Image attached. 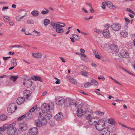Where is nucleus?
I'll list each match as a JSON object with an SVG mask.
<instances>
[{"label": "nucleus", "instance_id": "obj_1", "mask_svg": "<svg viewBox=\"0 0 135 135\" xmlns=\"http://www.w3.org/2000/svg\"><path fill=\"white\" fill-rule=\"evenodd\" d=\"M51 26L54 29H56V31L58 33H62L64 32V30L62 28L65 26L64 23H61L58 22H52Z\"/></svg>", "mask_w": 135, "mask_h": 135}, {"label": "nucleus", "instance_id": "obj_2", "mask_svg": "<svg viewBox=\"0 0 135 135\" xmlns=\"http://www.w3.org/2000/svg\"><path fill=\"white\" fill-rule=\"evenodd\" d=\"M16 122L15 121L9 125V128L7 132L8 135H18L16 127Z\"/></svg>", "mask_w": 135, "mask_h": 135}, {"label": "nucleus", "instance_id": "obj_3", "mask_svg": "<svg viewBox=\"0 0 135 135\" xmlns=\"http://www.w3.org/2000/svg\"><path fill=\"white\" fill-rule=\"evenodd\" d=\"M95 124L96 129L98 131H101L104 129L105 126V123L104 120L102 119H100L97 121Z\"/></svg>", "mask_w": 135, "mask_h": 135}, {"label": "nucleus", "instance_id": "obj_4", "mask_svg": "<svg viewBox=\"0 0 135 135\" xmlns=\"http://www.w3.org/2000/svg\"><path fill=\"white\" fill-rule=\"evenodd\" d=\"M35 123L37 127H41L46 124L47 121L45 119H39L35 121Z\"/></svg>", "mask_w": 135, "mask_h": 135}, {"label": "nucleus", "instance_id": "obj_5", "mask_svg": "<svg viewBox=\"0 0 135 135\" xmlns=\"http://www.w3.org/2000/svg\"><path fill=\"white\" fill-rule=\"evenodd\" d=\"M86 119L88 120L89 124L91 126L95 125L97 122L95 117H93L90 115H88L86 117Z\"/></svg>", "mask_w": 135, "mask_h": 135}, {"label": "nucleus", "instance_id": "obj_6", "mask_svg": "<svg viewBox=\"0 0 135 135\" xmlns=\"http://www.w3.org/2000/svg\"><path fill=\"white\" fill-rule=\"evenodd\" d=\"M17 107L16 104L13 103L9 105L7 108V111L8 112L12 113L17 109Z\"/></svg>", "mask_w": 135, "mask_h": 135}, {"label": "nucleus", "instance_id": "obj_7", "mask_svg": "<svg viewBox=\"0 0 135 135\" xmlns=\"http://www.w3.org/2000/svg\"><path fill=\"white\" fill-rule=\"evenodd\" d=\"M112 29L115 32L120 30L121 28V25L118 23H113L111 26Z\"/></svg>", "mask_w": 135, "mask_h": 135}, {"label": "nucleus", "instance_id": "obj_8", "mask_svg": "<svg viewBox=\"0 0 135 135\" xmlns=\"http://www.w3.org/2000/svg\"><path fill=\"white\" fill-rule=\"evenodd\" d=\"M74 101L71 99H65L64 104L65 107H69L70 105H74Z\"/></svg>", "mask_w": 135, "mask_h": 135}, {"label": "nucleus", "instance_id": "obj_9", "mask_svg": "<svg viewBox=\"0 0 135 135\" xmlns=\"http://www.w3.org/2000/svg\"><path fill=\"white\" fill-rule=\"evenodd\" d=\"M50 106L46 103L43 104L41 105V110L42 112L50 111Z\"/></svg>", "mask_w": 135, "mask_h": 135}, {"label": "nucleus", "instance_id": "obj_10", "mask_svg": "<svg viewBox=\"0 0 135 135\" xmlns=\"http://www.w3.org/2000/svg\"><path fill=\"white\" fill-rule=\"evenodd\" d=\"M20 13L22 12L23 15H19L17 16L16 18L15 19L16 21H20L23 18V17L26 16V15L25 14H26V12L23 10H20L19 11Z\"/></svg>", "mask_w": 135, "mask_h": 135}, {"label": "nucleus", "instance_id": "obj_11", "mask_svg": "<svg viewBox=\"0 0 135 135\" xmlns=\"http://www.w3.org/2000/svg\"><path fill=\"white\" fill-rule=\"evenodd\" d=\"M120 55L119 56V57H121L125 58H128L129 57V53L125 50H122L120 52Z\"/></svg>", "mask_w": 135, "mask_h": 135}, {"label": "nucleus", "instance_id": "obj_12", "mask_svg": "<svg viewBox=\"0 0 135 135\" xmlns=\"http://www.w3.org/2000/svg\"><path fill=\"white\" fill-rule=\"evenodd\" d=\"M30 135H36L38 133V129L37 128H31L28 131Z\"/></svg>", "mask_w": 135, "mask_h": 135}, {"label": "nucleus", "instance_id": "obj_13", "mask_svg": "<svg viewBox=\"0 0 135 135\" xmlns=\"http://www.w3.org/2000/svg\"><path fill=\"white\" fill-rule=\"evenodd\" d=\"M44 118L43 119H45L46 120L50 119L52 117V114L50 113V111L47 112H42Z\"/></svg>", "mask_w": 135, "mask_h": 135}, {"label": "nucleus", "instance_id": "obj_14", "mask_svg": "<svg viewBox=\"0 0 135 135\" xmlns=\"http://www.w3.org/2000/svg\"><path fill=\"white\" fill-rule=\"evenodd\" d=\"M27 125L26 123H22L19 125L18 130L25 131L27 129Z\"/></svg>", "mask_w": 135, "mask_h": 135}, {"label": "nucleus", "instance_id": "obj_15", "mask_svg": "<svg viewBox=\"0 0 135 135\" xmlns=\"http://www.w3.org/2000/svg\"><path fill=\"white\" fill-rule=\"evenodd\" d=\"M23 84L25 86L28 87L32 86V83L30 80L26 79L24 80Z\"/></svg>", "mask_w": 135, "mask_h": 135}, {"label": "nucleus", "instance_id": "obj_16", "mask_svg": "<svg viewBox=\"0 0 135 135\" xmlns=\"http://www.w3.org/2000/svg\"><path fill=\"white\" fill-rule=\"evenodd\" d=\"M65 99L60 97L56 99V104L58 105H62L64 104Z\"/></svg>", "mask_w": 135, "mask_h": 135}, {"label": "nucleus", "instance_id": "obj_17", "mask_svg": "<svg viewBox=\"0 0 135 135\" xmlns=\"http://www.w3.org/2000/svg\"><path fill=\"white\" fill-rule=\"evenodd\" d=\"M84 108L83 107L78 108L77 111V115L79 117H81L83 115L84 113Z\"/></svg>", "mask_w": 135, "mask_h": 135}, {"label": "nucleus", "instance_id": "obj_18", "mask_svg": "<svg viewBox=\"0 0 135 135\" xmlns=\"http://www.w3.org/2000/svg\"><path fill=\"white\" fill-rule=\"evenodd\" d=\"M102 33L103 36L105 37L108 38L110 36V31L108 29L104 30Z\"/></svg>", "mask_w": 135, "mask_h": 135}, {"label": "nucleus", "instance_id": "obj_19", "mask_svg": "<svg viewBox=\"0 0 135 135\" xmlns=\"http://www.w3.org/2000/svg\"><path fill=\"white\" fill-rule=\"evenodd\" d=\"M26 116L28 119H31L32 117V114L31 113H29L28 114H27V115L25 114L21 116V117L18 118V120H21L23 118L25 117Z\"/></svg>", "mask_w": 135, "mask_h": 135}, {"label": "nucleus", "instance_id": "obj_20", "mask_svg": "<svg viewBox=\"0 0 135 135\" xmlns=\"http://www.w3.org/2000/svg\"><path fill=\"white\" fill-rule=\"evenodd\" d=\"M110 48L111 50L113 52H117L118 51V46L115 44L111 45Z\"/></svg>", "mask_w": 135, "mask_h": 135}, {"label": "nucleus", "instance_id": "obj_21", "mask_svg": "<svg viewBox=\"0 0 135 135\" xmlns=\"http://www.w3.org/2000/svg\"><path fill=\"white\" fill-rule=\"evenodd\" d=\"M32 56L34 58H40L42 56V54L39 52L36 53H33L32 54Z\"/></svg>", "mask_w": 135, "mask_h": 135}, {"label": "nucleus", "instance_id": "obj_22", "mask_svg": "<svg viewBox=\"0 0 135 135\" xmlns=\"http://www.w3.org/2000/svg\"><path fill=\"white\" fill-rule=\"evenodd\" d=\"M31 94V92L30 90L27 89L25 90L23 92V95L25 97H28Z\"/></svg>", "mask_w": 135, "mask_h": 135}, {"label": "nucleus", "instance_id": "obj_23", "mask_svg": "<svg viewBox=\"0 0 135 135\" xmlns=\"http://www.w3.org/2000/svg\"><path fill=\"white\" fill-rule=\"evenodd\" d=\"M63 117V115L62 113H59L56 114L54 116L55 118L57 120H61Z\"/></svg>", "mask_w": 135, "mask_h": 135}, {"label": "nucleus", "instance_id": "obj_24", "mask_svg": "<svg viewBox=\"0 0 135 135\" xmlns=\"http://www.w3.org/2000/svg\"><path fill=\"white\" fill-rule=\"evenodd\" d=\"M120 35L121 37H126L128 35V33L125 30L120 31Z\"/></svg>", "mask_w": 135, "mask_h": 135}, {"label": "nucleus", "instance_id": "obj_25", "mask_svg": "<svg viewBox=\"0 0 135 135\" xmlns=\"http://www.w3.org/2000/svg\"><path fill=\"white\" fill-rule=\"evenodd\" d=\"M25 100L24 98L22 97H19L16 100V102L17 104L20 105L24 102Z\"/></svg>", "mask_w": 135, "mask_h": 135}, {"label": "nucleus", "instance_id": "obj_26", "mask_svg": "<svg viewBox=\"0 0 135 135\" xmlns=\"http://www.w3.org/2000/svg\"><path fill=\"white\" fill-rule=\"evenodd\" d=\"M81 102L79 100H77L75 103H74V105H75L77 109L79 108L82 107Z\"/></svg>", "mask_w": 135, "mask_h": 135}, {"label": "nucleus", "instance_id": "obj_27", "mask_svg": "<svg viewBox=\"0 0 135 135\" xmlns=\"http://www.w3.org/2000/svg\"><path fill=\"white\" fill-rule=\"evenodd\" d=\"M102 131L101 135H109L110 132L106 129H104Z\"/></svg>", "mask_w": 135, "mask_h": 135}, {"label": "nucleus", "instance_id": "obj_28", "mask_svg": "<svg viewBox=\"0 0 135 135\" xmlns=\"http://www.w3.org/2000/svg\"><path fill=\"white\" fill-rule=\"evenodd\" d=\"M68 79H69L70 82L74 84H77V82L76 80L71 76H69Z\"/></svg>", "mask_w": 135, "mask_h": 135}, {"label": "nucleus", "instance_id": "obj_29", "mask_svg": "<svg viewBox=\"0 0 135 135\" xmlns=\"http://www.w3.org/2000/svg\"><path fill=\"white\" fill-rule=\"evenodd\" d=\"M31 79L35 81H42V80L41 78L39 76H33L31 77Z\"/></svg>", "mask_w": 135, "mask_h": 135}, {"label": "nucleus", "instance_id": "obj_30", "mask_svg": "<svg viewBox=\"0 0 135 135\" xmlns=\"http://www.w3.org/2000/svg\"><path fill=\"white\" fill-rule=\"evenodd\" d=\"M31 15L33 16L36 17L39 15V12L36 10H33L31 13Z\"/></svg>", "mask_w": 135, "mask_h": 135}, {"label": "nucleus", "instance_id": "obj_31", "mask_svg": "<svg viewBox=\"0 0 135 135\" xmlns=\"http://www.w3.org/2000/svg\"><path fill=\"white\" fill-rule=\"evenodd\" d=\"M11 63L12 65L16 66L17 65L16 59L14 58L12 59L11 60Z\"/></svg>", "mask_w": 135, "mask_h": 135}, {"label": "nucleus", "instance_id": "obj_32", "mask_svg": "<svg viewBox=\"0 0 135 135\" xmlns=\"http://www.w3.org/2000/svg\"><path fill=\"white\" fill-rule=\"evenodd\" d=\"M80 73L81 75L84 76H87L89 75L88 73L85 71H82Z\"/></svg>", "mask_w": 135, "mask_h": 135}, {"label": "nucleus", "instance_id": "obj_33", "mask_svg": "<svg viewBox=\"0 0 135 135\" xmlns=\"http://www.w3.org/2000/svg\"><path fill=\"white\" fill-rule=\"evenodd\" d=\"M91 85L96 86L98 85L97 81L94 79L91 80Z\"/></svg>", "mask_w": 135, "mask_h": 135}, {"label": "nucleus", "instance_id": "obj_34", "mask_svg": "<svg viewBox=\"0 0 135 135\" xmlns=\"http://www.w3.org/2000/svg\"><path fill=\"white\" fill-rule=\"evenodd\" d=\"M80 52H81V55L82 56L85 58L86 57V56L84 54V53L85 51L84 49H80Z\"/></svg>", "mask_w": 135, "mask_h": 135}, {"label": "nucleus", "instance_id": "obj_35", "mask_svg": "<svg viewBox=\"0 0 135 135\" xmlns=\"http://www.w3.org/2000/svg\"><path fill=\"white\" fill-rule=\"evenodd\" d=\"M7 118V116L5 115L2 114L0 115V119L2 120H4Z\"/></svg>", "mask_w": 135, "mask_h": 135}, {"label": "nucleus", "instance_id": "obj_36", "mask_svg": "<svg viewBox=\"0 0 135 135\" xmlns=\"http://www.w3.org/2000/svg\"><path fill=\"white\" fill-rule=\"evenodd\" d=\"M108 123L112 124H114L115 123V122L113 118H110L108 119Z\"/></svg>", "mask_w": 135, "mask_h": 135}, {"label": "nucleus", "instance_id": "obj_37", "mask_svg": "<svg viewBox=\"0 0 135 135\" xmlns=\"http://www.w3.org/2000/svg\"><path fill=\"white\" fill-rule=\"evenodd\" d=\"M50 20L47 19H45L44 21V24L45 26H46L50 23Z\"/></svg>", "mask_w": 135, "mask_h": 135}, {"label": "nucleus", "instance_id": "obj_38", "mask_svg": "<svg viewBox=\"0 0 135 135\" xmlns=\"http://www.w3.org/2000/svg\"><path fill=\"white\" fill-rule=\"evenodd\" d=\"M18 77L17 76H11L10 78V79L12 80L13 81H15L18 79Z\"/></svg>", "mask_w": 135, "mask_h": 135}, {"label": "nucleus", "instance_id": "obj_39", "mask_svg": "<svg viewBox=\"0 0 135 135\" xmlns=\"http://www.w3.org/2000/svg\"><path fill=\"white\" fill-rule=\"evenodd\" d=\"M26 22L27 24H33L34 23V21L32 19L28 20L26 21Z\"/></svg>", "mask_w": 135, "mask_h": 135}, {"label": "nucleus", "instance_id": "obj_40", "mask_svg": "<svg viewBox=\"0 0 135 135\" xmlns=\"http://www.w3.org/2000/svg\"><path fill=\"white\" fill-rule=\"evenodd\" d=\"M3 20L6 22L8 21L9 19V17L7 16L3 15Z\"/></svg>", "mask_w": 135, "mask_h": 135}, {"label": "nucleus", "instance_id": "obj_41", "mask_svg": "<svg viewBox=\"0 0 135 135\" xmlns=\"http://www.w3.org/2000/svg\"><path fill=\"white\" fill-rule=\"evenodd\" d=\"M73 37L76 40H78L79 38V36L76 34L72 35Z\"/></svg>", "mask_w": 135, "mask_h": 135}, {"label": "nucleus", "instance_id": "obj_42", "mask_svg": "<svg viewBox=\"0 0 135 135\" xmlns=\"http://www.w3.org/2000/svg\"><path fill=\"white\" fill-rule=\"evenodd\" d=\"M9 125L8 124H5L3 126L2 128L3 129L4 131H5L6 129H8V128H9Z\"/></svg>", "mask_w": 135, "mask_h": 135}, {"label": "nucleus", "instance_id": "obj_43", "mask_svg": "<svg viewBox=\"0 0 135 135\" xmlns=\"http://www.w3.org/2000/svg\"><path fill=\"white\" fill-rule=\"evenodd\" d=\"M36 107L37 105H35L29 110L30 112L31 113L33 112L36 109Z\"/></svg>", "mask_w": 135, "mask_h": 135}, {"label": "nucleus", "instance_id": "obj_44", "mask_svg": "<svg viewBox=\"0 0 135 135\" xmlns=\"http://www.w3.org/2000/svg\"><path fill=\"white\" fill-rule=\"evenodd\" d=\"M109 77L111 78L113 80L116 84L119 85H120L121 86H122V84L118 82L116 80L114 79L111 76H109Z\"/></svg>", "mask_w": 135, "mask_h": 135}, {"label": "nucleus", "instance_id": "obj_45", "mask_svg": "<svg viewBox=\"0 0 135 135\" xmlns=\"http://www.w3.org/2000/svg\"><path fill=\"white\" fill-rule=\"evenodd\" d=\"M91 85V83L89 82H88L84 84V86L85 88H88Z\"/></svg>", "mask_w": 135, "mask_h": 135}, {"label": "nucleus", "instance_id": "obj_46", "mask_svg": "<svg viewBox=\"0 0 135 135\" xmlns=\"http://www.w3.org/2000/svg\"><path fill=\"white\" fill-rule=\"evenodd\" d=\"M94 31L95 32L98 33H101L102 32L101 30L96 28L94 29Z\"/></svg>", "mask_w": 135, "mask_h": 135}, {"label": "nucleus", "instance_id": "obj_47", "mask_svg": "<svg viewBox=\"0 0 135 135\" xmlns=\"http://www.w3.org/2000/svg\"><path fill=\"white\" fill-rule=\"evenodd\" d=\"M106 4L107 6L109 8H110L111 6L112 5V3L110 2H106Z\"/></svg>", "mask_w": 135, "mask_h": 135}, {"label": "nucleus", "instance_id": "obj_48", "mask_svg": "<svg viewBox=\"0 0 135 135\" xmlns=\"http://www.w3.org/2000/svg\"><path fill=\"white\" fill-rule=\"evenodd\" d=\"M49 11L48 10L46 9V11H41V13L42 14H46L48 13L49 12Z\"/></svg>", "mask_w": 135, "mask_h": 135}, {"label": "nucleus", "instance_id": "obj_49", "mask_svg": "<svg viewBox=\"0 0 135 135\" xmlns=\"http://www.w3.org/2000/svg\"><path fill=\"white\" fill-rule=\"evenodd\" d=\"M106 2H104L102 3V7L103 9H105V6H107Z\"/></svg>", "mask_w": 135, "mask_h": 135}, {"label": "nucleus", "instance_id": "obj_50", "mask_svg": "<svg viewBox=\"0 0 135 135\" xmlns=\"http://www.w3.org/2000/svg\"><path fill=\"white\" fill-rule=\"evenodd\" d=\"M124 19L125 20L126 23V24L127 25H128L129 23L130 22L129 20L126 17H124Z\"/></svg>", "mask_w": 135, "mask_h": 135}, {"label": "nucleus", "instance_id": "obj_51", "mask_svg": "<svg viewBox=\"0 0 135 135\" xmlns=\"http://www.w3.org/2000/svg\"><path fill=\"white\" fill-rule=\"evenodd\" d=\"M108 46V45L106 44L102 45H101L102 47L104 49H105L106 48H107Z\"/></svg>", "mask_w": 135, "mask_h": 135}, {"label": "nucleus", "instance_id": "obj_52", "mask_svg": "<svg viewBox=\"0 0 135 135\" xmlns=\"http://www.w3.org/2000/svg\"><path fill=\"white\" fill-rule=\"evenodd\" d=\"M77 31L80 33H81L82 34H84L85 35H89V34L88 33H85L82 31H80L79 30V29H77Z\"/></svg>", "mask_w": 135, "mask_h": 135}, {"label": "nucleus", "instance_id": "obj_53", "mask_svg": "<svg viewBox=\"0 0 135 135\" xmlns=\"http://www.w3.org/2000/svg\"><path fill=\"white\" fill-rule=\"evenodd\" d=\"M126 10L128 11L129 12H130L132 14L135 15V13H134V12L130 9L129 8H127Z\"/></svg>", "mask_w": 135, "mask_h": 135}, {"label": "nucleus", "instance_id": "obj_54", "mask_svg": "<svg viewBox=\"0 0 135 135\" xmlns=\"http://www.w3.org/2000/svg\"><path fill=\"white\" fill-rule=\"evenodd\" d=\"M93 53L95 55V56L96 55L99 54L96 50H94L93 51Z\"/></svg>", "mask_w": 135, "mask_h": 135}, {"label": "nucleus", "instance_id": "obj_55", "mask_svg": "<svg viewBox=\"0 0 135 135\" xmlns=\"http://www.w3.org/2000/svg\"><path fill=\"white\" fill-rule=\"evenodd\" d=\"M122 70H124V71H126V72H127V73H128L129 74H130L131 75H133V74L131 72L128 71L127 70H126V69H125L124 68H122Z\"/></svg>", "mask_w": 135, "mask_h": 135}, {"label": "nucleus", "instance_id": "obj_56", "mask_svg": "<svg viewBox=\"0 0 135 135\" xmlns=\"http://www.w3.org/2000/svg\"><path fill=\"white\" fill-rule=\"evenodd\" d=\"M95 57L98 59H100L101 58V55H100V54L96 55V56Z\"/></svg>", "mask_w": 135, "mask_h": 135}, {"label": "nucleus", "instance_id": "obj_57", "mask_svg": "<svg viewBox=\"0 0 135 135\" xmlns=\"http://www.w3.org/2000/svg\"><path fill=\"white\" fill-rule=\"evenodd\" d=\"M111 27L110 25L109 24H107L105 25V27L107 28H108Z\"/></svg>", "mask_w": 135, "mask_h": 135}, {"label": "nucleus", "instance_id": "obj_58", "mask_svg": "<svg viewBox=\"0 0 135 135\" xmlns=\"http://www.w3.org/2000/svg\"><path fill=\"white\" fill-rule=\"evenodd\" d=\"M8 7H4L3 8L2 10L3 11H5V10L8 9Z\"/></svg>", "mask_w": 135, "mask_h": 135}, {"label": "nucleus", "instance_id": "obj_59", "mask_svg": "<svg viewBox=\"0 0 135 135\" xmlns=\"http://www.w3.org/2000/svg\"><path fill=\"white\" fill-rule=\"evenodd\" d=\"M81 10L85 12L86 13H88V12L84 8H81Z\"/></svg>", "mask_w": 135, "mask_h": 135}, {"label": "nucleus", "instance_id": "obj_60", "mask_svg": "<svg viewBox=\"0 0 135 135\" xmlns=\"http://www.w3.org/2000/svg\"><path fill=\"white\" fill-rule=\"evenodd\" d=\"M59 58L63 62H66L65 60L63 57H60Z\"/></svg>", "mask_w": 135, "mask_h": 135}, {"label": "nucleus", "instance_id": "obj_61", "mask_svg": "<svg viewBox=\"0 0 135 135\" xmlns=\"http://www.w3.org/2000/svg\"><path fill=\"white\" fill-rule=\"evenodd\" d=\"M98 114L100 115H104V113L102 112H98Z\"/></svg>", "mask_w": 135, "mask_h": 135}, {"label": "nucleus", "instance_id": "obj_62", "mask_svg": "<svg viewBox=\"0 0 135 135\" xmlns=\"http://www.w3.org/2000/svg\"><path fill=\"white\" fill-rule=\"evenodd\" d=\"M10 57H3V59L4 60H7L8 58H10Z\"/></svg>", "mask_w": 135, "mask_h": 135}, {"label": "nucleus", "instance_id": "obj_63", "mask_svg": "<svg viewBox=\"0 0 135 135\" xmlns=\"http://www.w3.org/2000/svg\"><path fill=\"white\" fill-rule=\"evenodd\" d=\"M4 130L3 128L2 127H0V132H4Z\"/></svg>", "mask_w": 135, "mask_h": 135}, {"label": "nucleus", "instance_id": "obj_64", "mask_svg": "<svg viewBox=\"0 0 135 135\" xmlns=\"http://www.w3.org/2000/svg\"><path fill=\"white\" fill-rule=\"evenodd\" d=\"M91 65L95 67H96L97 66V65L96 64H95L94 63H92L91 64Z\"/></svg>", "mask_w": 135, "mask_h": 135}]
</instances>
